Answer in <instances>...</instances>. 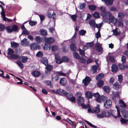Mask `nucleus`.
<instances>
[{
    "instance_id": "1",
    "label": "nucleus",
    "mask_w": 128,
    "mask_h": 128,
    "mask_svg": "<svg viewBox=\"0 0 128 128\" xmlns=\"http://www.w3.org/2000/svg\"><path fill=\"white\" fill-rule=\"evenodd\" d=\"M116 108L117 109V116H116L114 110L111 109L108 110L107 111L105 110L103 111L102 112V114L104 117V116H112L114 117L115 118L118 117H120L121 116V115L120 113V111L119 110L118 107L117 106H116Z\"/></svg>"
},
{
    "instance_id": "2",
    "label": "nucleus",
    "mask_w": 128,
    "mask_h": 128,
    "mask_svg": "<svg viewBox=\"0 0 128 128\" xmlns=\"http://www.w3.org/2000/svg\"><path fill=\"white\" fill-rule=\"evenodd\" d=\"M102 99L104 102V106L106 108H109L111 107L112 105L111 100H108L107 97L106 96H104Z\"/></svg>"
},
{
    "instance_id": "3",
    "label": "nucleus",
    "mask_w": 128,
    "mask_h": 128,
    "mask_svg": "<svg viewBox=\"0 0 128 128\" xmlns=\"http://www.w3.org/2000/svg\"><path fill=\"white\" fill-rule=\"evenodd\" d=\"M18 27L16 25H14L12 26H8L6 28V30L8 33H11L13 32H16L18 30Z\"/></svg>"
},
{
    "instance_id": "4",
    "label": "nucleus",
    "mask_w": 128,
    "mask_h": 128,
    "mask_svg": "<svg viewBox=\"0 0 128 128\" xmlns=\"http://www.w3.org/2000/svg\"><path fill=\"white\" fill-rule=\"evenodd\" d=\"M77 102L81 104V105L84 108H90V106L89 104L85 105L84 103V98L80 96H79L77 99Z\"/></svg>"
},
{
    "instance_id": "5",
    "label": "nucleus",
    "mask_w": 128,
    "mask_h": 128,
    "mask_svg": "<svg viewBox=\"0 0 128 128\" xmlns=\"http://www.w3.org/2000/svg\"><path fill=\"white\" fill-rule=\"evenodd\" d=\"M109 23L110 24H111L113 25H115L117 22V20L113 16H112L111 14L109 15Z\"/></svg>"
},
{
    "instance_id": "6",
    "label": "nucleus",
    "mask_w": 128,
    "mask_h": 128,
    "mask_svg": "<svg viewBox=\"0 0 128 128\" xmlns=\"http://www.w3.org/2000/svg\"><path fill=\"white\" fill-rule=\"evenodd\" d=\"M44 40L45 42L49 44L54 43L55 41L54 39L52 37L49 38L44 37Z\"/></svg>"
},
{
    "instance_id": "7",
    "label": "nucleus",
    "mask_w": 128,
    "mask_h": 128,
    "mask_svg": "<svg viewBox=\"0 0 128 128\" xmlns=\"http://www.w3.org/2000/svg\"><path fill=\"white\" fill-rule=\"evenodd\" d=\"M119 104L120 106L119 108V109L120 110L122 109V111L125 110L126 107V106L124 102L122 100H120L119 101Z\"/></svg>"
},
{
    "instance_id": "8",
    "label": "nucleus",
    "mask_w": 128,
    "mask_h": 128,
    "mask_svg": "<svg viewBox=\"0 0 128 128\" xmlns=\"http://www.w3.org/2000/svg\"><path fill=\"white\" fill-rule=\"evenodd\" d=\"M120 93L118 92H115L113 91L112 95L113 100H114L116 101V98H120Z\"/></svg>"
},
{
    "instance_id": "9",
    "label": "nucleus",
    "mask_w": 128,
    "mask_h": 128,
    "mask_svg": "<svg viewBox=\"0 0 128 128\" xmlns=\"http://www.w3.org/2000/svg\"><path fill=\"white\" fill-rule=\"evenodd\" d=\"M91 79L90 77L86 76V78L82 80V82L85 86L87 85L90 82Z\"/></svg>"
},
{
    "instance_id": "10",
    "label": "nucleus",
    "mask_w": 128,
    "mask_h": 128,
    "mask_svg": "<svg viewBox=\"0 0 128 128\" xmlns=\"http://www.w3.org/2000/svg\"><path fill=\"white\" fill-rule=\"evenodd\" d=\"M95 48L96 50L98 52H100L102 50L101 45L98 43H96L95 45Z\"/></svg>"
},
{
    "instance_id": "11",
    "label": "nucleus",
    "mask_w": 128,
    "mask_h": 128,
    "mask_svg": "<svg viewBox=\"0 0 128 128\" xmlns=\"http://www.w3.org/2000/svg\"><path fill=\"white\" fill-rule=\"evenodd\" d=\"M30 47L31 49L32 50H37L39 48V46L35 43H34L30 44Z\"/></svg>"
},
{
    "instance_id": "12",
    "label": "nucleus",
    "mask_w": 128,
    "mask_h": 128,
    "mask_svg": "<svg viewBox=\"0 0 128 128\" xmlns=\"http://www.w3.org/2000/svg\"><path fill=\"white\" fill-rule=\"evenodd\" d=\"M108 6L111 5L113 3L114 0H101Z\"/></svg>"
},
{
    "instance_id": "13",
    "label": "nucleus",
    "mask_w": 128,
    "mask_h": 128,
    "mask_svg": "<svg viewBox=\"0 0 128 128\" xmlns=\"http://www.w3.org/2000/svg\"><path fill=\"white\" fill-rule=\"evenodd\" d=\"M60 83L62 86H65L66 85L67 81L65 78H62L60 80Z\"/></svg>"
},
{
    "instance_id": "14",
    "label": "nucleus",
    "mask_w": 128,
    "mask_h": 128,
    "mask_svg": "<svg viewBox=\"0 0 128 128\" xmlns=\"http://www.w3.org/2000/svg\"><path fill=\"white\" fill-rule=\"evenodd\" d=\"M27 40L26 38H24L21 41V44L24 46H27L29 42Z\"/></svg>"
},
{
    "instance_id": "15",
    "label": "nucleus",
    "mask_w": 128,
    "mask_h": 128,
    "mask_svg": "<svg viewBox=\"0 0 128 128\" xmlns=\"http://www.w3.org/2000/svg\"><path fill=\"white\" fill-rule=\"evenodd\" d=\"M62 92L63 94H64L68 98V99H69L70 98L73 96L72 93L70 92L68 93L65 92V91L64 90H62Z\"/></svg>"
},
{
    "instance_id": "16",
    "label": "nucleus",
    "mask_w": 128,
    "mask_h": 128,
    "mask_svg": "<svg viewBox=\"0 0 128 128\" xmlns=\"http://www.w3.org/2000/svg\"><path fill=\"white\" fill-rule=\"evenodd\" d=\"M41 62L46 66L48 64V62L47 58L45 57L42 58L41 60Z\"/></svg>"
},
{
    "instance_id": "17",
    "label": "nucleus",
    "mask_w": 128,
    "mask_h": 128,
    "mask_svg": "<svg viewBox=\"0 0 128 128\" xmlns=\"http://www.w3.org/2000/svg\"><path fill=\"white\" fill-rule=\"evenodd\" d=\"M32 74L34 76L38 77L40 75V73L38 71H34L32 72Z\"/></svg>"
},
{
    "instance_id": "18",
    "label": "nucleus",
    "mask_w": 128,
    "mask_h": 128,
    "mask_svg": "<svg viewBox=\"0 0 128 128\" xmlns=\"http://www.w3.org/2000/svg\"><path fill=\"white\" fill-rule=\"evenodd\" d=\"M40 33L42 36H46L47 34V32L45 29H42L40 31Z\"/></svg>"
},
{
    "instance_id": "19",
    "label": "nucleus",
    "mask_w": 128,
    "mask_h": 128,
    "mask_svg": "<svg viewBox=\"0 0 128 128\" xmlns=\"http://www.w3.org/2000/svg\"><path fill=\"white\" fill-rule=\"evenodd\" d=\"M46 66H47L46 68L47 69V70L45 71V72L46 74H47L48 71L51 70L52 69L53 67L52 66L49 64H48Z\"/></svg>"
},
{
    "instance_id": "20",
    "label": "nucleus",
    "mask_w": 128,
    "mask_h": 128,
    "mask_svg": "<svg viewBox=\"0 0 128 128\" xmlns=\"http://www.w3.org/2000/svg\"><path fill=\"white\" fill-rule=\"evenodd\" d=\"M85 94L86 97L88 99L91 98L92 97V92H86Z\"/></svg>"
},
{
    "instance_id": "21",
    "label": "nucleus",
    "mask_w": 128,
    "mask_h": 128,
    "mask_svg": "<svg viewBox=\"0 0 128 128\" xmlns=\"http://www.w3.org/2000/svg\"><path fill=\"white\" fill-rule=\"evenodd\" d=\"M118 69V66L115 64H113L112 65V71L114 72H116L117 70Z\"/></svg>"
},
{
    "instance_id": "22",
    "label": "nucleus",
    "mask_w": 128,
    "mask_h": 128,
    "mask_svg": "<svg viewBox=\"0 0 128 128\" xmlns=\"http://www.w3.org/2000/svg\"><path fill=\"white\" fill-rule=\"evenodd\" d=\"M46 43L45 42L44 43L43 48L44 50H50L51 48V46L50 44H46Z\"/></svg>"
},
{
    "instance_id": "23",
    "label": "nucleus",
    "mask_w": 128,
    "mask_h": 128,
    "mask_svg": "<svg viewBox=\"0 0 128 128\" xmlns=\"http://www.w3.org/2000/svg\"><path fill=\"white\" fill-rule=\"evenodd\" d=\"M28 58L26 56H20V59L21 60L22 62L25 63L26 62Z\"/></svg>"
},
{
    "instance_id": "24",
    "label": "nucleus",
    "mask_w": 128,
    "mask_h": 128,
    "mask_svg": "<svg viewBox=\"0 0 128 128\" xmlns=\"http://www.w3.org/2000/svg\"><path fill=\"white\" fill-rule=\"evenodd\" d=\"M122 109L121 110V111L122 112V114L123 117L125 118L128 117V112L125 110L122 111Z\"/></svg>"
},
{
    "instance_id": "25",
    "label": "nucleus",
    "mask_w": 128,
    "mask_h": 128,
    "mask_svg": "<svg viewBox=\"0 0 128 128\" xmlns=\"http://www.w3.org/2000/svg\"><path fill=\"white\" fill-rule=\"evenodd\" d=\"M89 24L92 28H94L95 26V22L94 20H90V21Z\"/></svg>"
},
{
    "instance_id": "26",
    "label": "nucleus",
    "mask_w": 128,
    "mask_h": 128,
    "mask_svg": "<svg viewBox=\"0 0 128 128\" xmlns=\"http://www.w3.org/2000/svg\"><path fill=\"white\" fill-rule=\"evenodd\" d=\"M104 90L108 94L110 92V88L108 86H104L103 88Z\"/></svg>"
},
{
    "instance_id": "27",
    "label": "nucleus",
    "mask_w": 128,
    "mask_h": 128,
    "mask_svg": "<svg viewBox=\"0 0 128 128\" xmlns=\"http://www.w3.org/2000/svg\"><path fill=\"white\" fill-rule=\"evenodd\" d=\"M93 111L96 113H99L100 112V109L99 108V105H98L96 107L94 108H93Z\"/></svg>"
},
{
    "instance_id": "28",
    "label": "nucleus",
    "mask_w": 128,
    "mask_h": 128,
    "mask_svg": "<svg viewBox=\"0 0 128 128\" xmlns=\"http://www.w3.org/2000/svg\"><path fill=\"white\" fill-rule=\"evenodd\" d=\"M44 84L47 86H49L52 88V84L50 80H46L44 82Z\"/></svg>"
},
{
    "instance_id": "29",
    "label": "nucleus",
    "mask_w": 128,
    "mask_h": 128,
    "mask_svg": "<svg viewBox=\"0 0 128 128\" xmlns=\"http://www.w3.org/2000/svg\"><path fill=\"white\" fill-rule=\"evenodd\" d=\"M35 41L38 43H40L42 41V38L39 36H36L35 38Z\"/></svg>"
},
{
    "instance_id": "30",
    "label": "nucleus",
    "mask_w": 128,
    "mask_h": 128,
    "mask_svg": "<svg viewBox=\"0 0 128 128\" xmlns=\"http://www.w3.org/2000/svg\"><path fill=\"white\" fill-rule=\"evenodd\" d=\"M48 16L49 17H51L52 18L54 21L55 20V13L54 12H53L52 15L51 13H49Z\"/></svg>"
},
{
    "instance_id": "31",
    "label": "nucleus",
    "mask_w": 128,
    "mask_h": 128,
    "mask_svg": "<svg viewBox=\"0 0 128 128\" xmlns=\"http://www.w3.org/2000/svg\"><path fill=\"white\" fill-rule=\"evenodd\" d=\"M104 76V75L102 74H99L96 77V79L97 80H99L102 78Z\"/></svg>"
},
{
    "instance_id": "32",
    "label": "nucleus",
    "mask_w": 128,
    "mask_h": 128,
    "mask_svg": "<svg viewBox=\"0 0 128 128\" xmlns=\"http://www.w3.org/2000/svg\"><path fill=\"white\" fill-rule=\"evenodd\" d=\"M108 14H109V15L111 14L109 12H107L106 11L101 12V15L103 18H104L107 16V15Z\"/></svg>"
},
{
    "instance_id": "33",
    "label": "nucleus",
    "mask_w": 128,
    "mask_h": 128,
    "mask_svg": "<svg viewBox=\"0 0 128 128\" xmlns=\"http://www.w3.org/2000/svg\"><path fill=\"white\" fill-rule=\"evenodd\" d=\"M91 71L92 73L94 74L96 72L97 69V66H92Z\"/></svg>"
},
{
    "instance_id": "34",
    "label": "nucleus",
    "mask_w": 128,
    "mask_h": 128,
    "mask_svg": "<svg viewBox=\"0 0 128 128\" xmlns=\"http://www.w3.org/2000/svg\"><path fill=\"white\" fill-rule=\"evenodd\" d=\"M104 84V81L102 80H100L98 82L97 85L98 87L100 88Z\"/></svg>"
},
{
    "instance_id": "35",
    "label": "nucleus",
    "mask_w": 128,
    "mask_h": 128,
    "mask_svg": "<svg viewBox=\"0 0 128 128\" xmlns=\"http://www.w3.org/2000/svg\"><path fill=\"white\" fill-rule=\"evenodd\" d=\"M124 14L122 12H120L118 13V18L120 19H122L124 18Z\"/></svg>"
},
{
    "instance_id": "36",
    "label": "nucleus",
    "mask_w": 128,
    "mask_h": 128,
    "mask_svg": "<svg viewBox=\"0 0 128 128\" xmlns=\"http://www.w3.org/2000/svg\"><path fill=\"white\" fill-rule=\"evenodd\" d=\"M62 90H63L60 89H59L56 90V91L54 90H53L52 91L54 92H56L60 94H63L62 92Z\"/></svg>"
},
{
    "instance_id": "37",
    "label": "nucleus",
    "mask_w": 128,
    "mask_h": 128,
    "mask_svg": "<svg viewBox=\"0 0 128 128\" xmlns=\"http://www.w3.org/2000/svg\"><path fill=\"white\" fill-rule=\"evenodd\" d=\"M102 96L101 97H100V96L96 98V101L98 102H104V100H103L102 99V97L104 96Z\"/></svg>"
},
{
    "instance_id": "38",
    "label": "nucleus",
    "mask_w": 128,
    "mask_h": 128,
    "mask_svg": "<svg viewBox=\"0 0 128 128\" xmlns=\"http://www.w3.org/2000/svg\"><path fill=\"white\" fill-rule=\"evenodd\" d=\"M19 57V56L17 54H14L10 56V58L14 59H18Z\"/></svg>"
},
{
    "instance_id": "39",
    "label": "nucleus",
    "mask_w": 128,
    "mask_h": 128,
    "mask_svg": "<svg viewBox=\"0 0 128 128\" xmlns=\"http://www.w3.org/2000/svg\"><path fill=\"white\" fill-rule=\"evenodd\" d=\"M73 55L74 57L76 59H80V56L78 53L76 52H74L73 53Z\"/></svg>"
},
{
    "instance_id": "40",
    "label": "nucleus",
    "mask_w": 128,
    "mask_h": 128,
    "mask_svg": "<svg viewBox=\"0 0 128 128\" xmlns=\"http://www.w3.org/2000/svg\"><path fill=\"white\" fill-rule=\"evenodd\" d=\"M113 87L115 89L118 90L119 88V86L117 82H115L113 85Z\"/></svg>"
},
{
    "instance_id": "41",
    "label": "nucleus",
    "mask_w": 128,
    "mask_h": 128,
    "mask_svg": "<svg viewBox=\"0 0 128 128\" xmlns=\"http://www.w3.org/2000/svg\"><path fill=\"white\" fill-rule=\"evenodd\" d=\"M93 16L95 18H99L100 15L99 13L97 12H95L93 14Z\"/></svg>"
},
{
    "instance_id": "42",
    "label": "nucleus",
    "mask_w": 128,
    "mask_h": 128,
    "mask_svg": "<svg viewBox=\"0 0 128 128\" xmlns=\"http://www.w3.org/2000/svg\"><path fill=\"white\" fill-rule=\"evenodd\" d=\"M96 6L94 5H90L88 6V8L90 10H94L96 8Z\"/></svg>"
},
{
    "instance_id": "43",
    "label": "nucleus",
    "mask_w": 128,
    "mask_h": 128,
    "mask_svg": "<svg viewBox=\"0 0 128 128\" xmlns=\"http://www.w3.org/2000/svg\"><path fill=\"white\" fill-rule=\"evenodd\" d=\"M118 28H116L115 30H113L112 31L113 32V34L117 36L120 34V33L118 32Z\"/></svg>"
},
{
    "instance_id": "44",
    "label": "nucleus",
    "mask_w": 128,
    "mask_h": 128,
    "mask_svg": "<svg viewBox=\"0 0 128 128\" xmlns=\"http://www.w3.org/2000/svg\"><path fill=\"white\" fill-rule=\"evenodd\" d=\"M119 68L122 70H124L125 69V66L123 64H118Z\"/></svg>"
},
{
    "instance_id": "45",
    "label": "nucleus",
    "mask_w": 128,
    "mask_h": 128,
    "mask_svg": "<svg viewBox=\"0 0 128 128\" xmlns=\"http://www.w3.org/2000/svg\"><path fill=\"white\" fill-rule=\"evenodd\" d=\"M71 49L72 51H75L76 49V48L75 44H71L70 46Z\"/></svg>"
},
{
    "instance_id": "46",
    "label": "nucleus",
    "mask_w": 128,
    "mask_h": 128,
    "mask_svg": "<svg viewBox=\"0 0 128 128\" xmlns=\"http://www.w3.org/2000/svg\"><path fill=\"white\" fill-rule=\"evenodd\" d=\"M17 63V64L18 65V66L20 67V68L22 69L24 67V65L22 64L21 63L20 61L18 60L16 62Z\"/></svg>"
},
{
    "instance_id": "47",
    "label": "nucleus",
    "mask_w": 128,
    "mask_h": 128,
    "mask_svg": "<svg viewBox=\"0 0 128 128\" xmlns=\"http://www.w3.org/2000/svg\"><path fill=\"white\" fill-rule=\"evenodd\" d=\"M30 34V32H28L26 29L22 31V34L28 35L29 34Z\"/></svg>"
},
{
    "instance_id": "48",
    "label": "nucleus",
    "mask_w": 128,
    "mask_h": 128,
    "mask_svg": "<svg viewBox=\"0 0 128 128\" xmlns=\"http://www.w3.org/2000/svg\"><path fill=\"white\" fill-rule=\"evenodd\" d=\"M55 58L57 60L56 61V62L57 63L60 64L62 62L61 60H60L59 59V58L58 57H57L56 55H55Z\"/></svg>"
},
{
    "instance_id": "49",
    "label": "nucleus",
    "mask_w": 128,
    "mask_h": 128,
    "mask_svg": "<svg viewBox=\"0 0 128 128\" xmlns=\"http://www.w3.org/2000/svg\"><path fill=\"white\" fill-rule=\"evenodd\" d=\"M80 54L81 56H84L85 55L84 50H82L80 48L79 49Z\"/></svg>"
},
{
    "instance_id": "50",
    "label": "nucleus",
    "mask_w": 128,
    "mask_h": 128,
    "mask_svg": "<svg viewBox=\"0 0 128 128\" xmlns=\"http://www.w3.org/2000/svg\"><path fill=\"white\" fill-rule=\"evenodd\" d=\"M86 122L89 126L91 127L94 128H97V126H96L93 124L88 122L86 121Z\"/></svg>"
},
{
    "instance_id": "51",
    "label": "nucleus",
    "mask_w": 128,
    "mask_h": 128,
    "mask_svg": "<svg viewBox=\"0 0 128 128\" xmlns=\"http://www.w3.org/2000/svg\"><path fill=\"white\" fill-rule=\"evenodd\" d=\"M118 80L120 83H121L122 82L123 77L121 75H120L118 76Z\"/></svg>"
},
{
    "instance_id": "52",
    "label": "nucleus",
    "mask_w": 128,
    "mask_h": 128,
    "mask_svg": "<svg viewBox=\"0 0 128 128\" xmlns=\"http://www.w3.org/2000/svg\"><path fill=\"white\" fill-rule=\"evenodd\" d=\"M43 55V53L41 51H39L36 54V56L38 57H41Z\"/></svg>"
},
{
    "instance_id": "53",
    "label": "nucleus",
    "mask_w": 128,
    "mask_h": 128,
    "mask_svg": "<svg viewBox=\"0 0 128 128\" xmlns=\"http://www.w3.org/2000/svg\"><path fill=\"white\" fill-rule=\"evenodd\" d=\"M85 6V3H82V4H80L78 8L80 9H82L84 8Z\"/></svg>"
},
{
    "instance_id": "54",
    "label": "nucleus",
    "mask_w": 128,
    "mask_h": 128,
    "mask_svg": "<svg viewBox=\"0 0 128 128\" xmlns=\"http://www.w3.org/2000/svg\"><path fill=\"white\" fill-rule=\"evenodd\" d=\"M11 44L12 47L14 48L16 47L19 45L18 44L15 42L11 43Z\"/></svg>"
},
{
    "instance_id": "55",
    "label": "nucleus",
    "mask_w": 128,
    "mask_h": 128,
    "mask_svg": "<svg viewBox=\"0 0 128 128\" xmlns=\"http://www.w3.org/2000/svg\"><path fill=\"white\" fill-rule=\"evenodd\" d=\"M86 33V31L84 30H82L79 32L80 34L82 36L84 35Z\"/></svg>"
},
{
    "instance_id": "56",
    "label": "nucleus",
    "mask_w": 128,
    "mask_h": 128,
    "mask_svg": "<svg viewBox=\"0 0 128 128\" xmlns=\"http://www.w3.org/2000/svg\"><path fill=\"white\" fill-rule=\"evenodd\" d=\"M99 9L101 10L102 12L106 11V8L104 6H102L99 7Z\"/></svg>"
},
{
    "instance_id": "57",
    "label": "nucleus",
    "mask_w": 128,
    "mask_h": 128,
    "mask_svg": "<svg viewBox=\"0 0 128 128\" xmlns=\"http://www.w3.org/2000/svg\"><path fill=\"white\" fill-rule=\"evenodd\" d=\"M71 18L73 21H75L76 20L77 17L76 15L74 14L71 16Z\"/></svg>"
},
{
    "instance_id": "58",
    "label": "nucleus",
    "mask_w": 128,
    "mask_h": 128,
    "mask_svg": "<svg viewBox=\"0 0 128 128\" xmlns=\"http://www.w3.org/2000/svg\"><path fill=\"white\" fill-rule=\"evenodd\" d=\"M52 51H55L58 49V47L57 46H52Z\"/></svg>"
},
{
    "instance_id": "59",
    "label": "nucleus",
    "mask_w": 128,
    "mask_h": 128,
    "mask_svg": "<svg viewBox=\"0 0 128 128\" xmlns=\"http://www.w3.org/2000/svg\"><path fill=\"white\" fill-rule=\"evenodd\" d=\"M120 121L122 123H126L128 121V120L123 118H122L120 119Z\"/></svg>"
},
{
    "instance_id": "60",
    "label": "nucleus",
    "mask_w": 128,
    "mask_h": 128,
    "mask_svg": "<svg viewBox=\"0 0 128 128\" xmlns=\"http://www.w3.org/2000/svg\"><path fill=\"white\" fill-rule=\"evenodd\" d=\"M57 74L60 76H66V74L64 73L61 71H59L56 72Z\"/></svg>"
},
{
    "instance_id": "61",
    "label": "nucleus",
    "mask_w": 128,
    "mask_h": 128,
    "mask_svg": "<svg viewBox=\"0 0 128 128\" xmlns=\"http://www.w3.org/2000/svg\"><path fill=\"white\" fill-rule=\"evenodd\" d=\"M70 101L72 102H74L76 101V99L73 96L72 97H71L70 98L68 99Z\"/></svg>"
},
{
    "instance_id": "62",
    "label": "nucleus",
    "mask_w": 128,
    "mask_h": 128,
    "mask_svg": "<svg viewBox=\"0 0 128 128\" xmlns=\"http://www.w3.org/2000/svg\"><path fill=\"white\" fill-rule=\"evenodd\" d=\"M8 54L10 55L13 54L14 52V51L11 48H8Z\"/></svg>"
},
{
    "instance_id": "63",
    "label": "nucleus",
    "mask_w": 128,
    "mask_h": 128,
    "mask_svg": "<svg viewBox=\"0 0 128 128\" xmlns=\"http://www.w3.org/2000/svg\"><path fill=\"white\" fill-rule=\"evenodd\" d=\"M36 22H34L32 21H30L29 22L31 26H34L36 24Z\"/></svg>"
},
{
    "instance_id": "64",
    "label": "nucleus",
    "mask_w": 128,
    "mask_h": 128,
    "mask_svg": "<svg viewBox=\"0 0 128 128\" xmlns=\"http://www.w3.org/2000/svg\"><path fill=\"white\" fill-rule=\"evenodd\" d=\"M86 44L87 46L89 47H92L94 45L93 42H88L86 43Z\"/></svg>"
}]
</instances>
